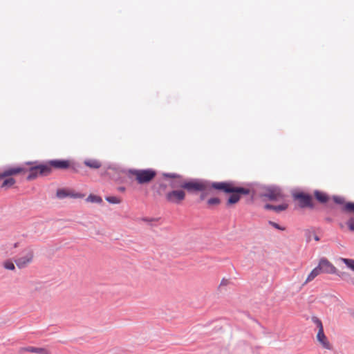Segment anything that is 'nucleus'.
<instances>
[{"instance_id": "1", "label": "nucleus", "mask_w": 354, "mask_h": 354, "mask_svg": "<svg viewBox=\"0 0 354 354\" xmlns=\"http://www.w3.org/2000/svg\"><path fill=\"white\" fill-rule=\"evenodd\" d=\"M172 187H181L190 194H196L199 192H205L212 189L229 194L227 200V205L230 206L237 203L242 196L250 195L251 190L244 187L236 186L235 182L222 181L211 182L201 178H189L187 180L171 183Z\"/></svg>"}, {"instance_id": "2", "label": "nucleus", "mask_w": 354, "mask_h": 354, "mask_svg": "<svg viewBox=\"0 0 354 354\" xmlns=\"http://www.w3.org/2000/svg\"><path fill=\"white\" fill-rule=\"evenodd\" d=\"M128 173L134 175L136 176V181L140 185L149 183L156 176V171L153 169H130L128 171Z\"/></svg>"}, {"instance_id": "3", "label": "nucleus", "mask_w": 354, "mask_h": 354, "mask_svg": "<svg viewBox=\"0 0 354 354\" xmlns=\"http://www.w3.org/2000/svg\"><path fill=\"white\" fill-rule=\"evenodd\" d=\"M292 197L294 200L299 201L300 207H309L310 209L314 208L313 196L310 194L306 193L304 192H296L292 193Z\"/></svg>"}, {"instance_id": "4", "label": "nucleus", "mask_w": 354, "mask_h": 354, "mask_svg": "<svg viewBox=\"0 0 354 354\" xmlns=\"http://www.w3.org/2000/svg\"><path fill=\"white\" fill-rule=\"evenodd\" d=\"M265 189L266 192L261 194V196L268 198L271 201H277L284 196L281 188L279 186L270 185L265 187Z\"/></svg>"}, {"instance_id": "5", "label": "nucleus", "mask_w": 354, "mask_h": 354, "mask_svg": "<svg viewBox=\"0 0 354 354\" xmlns=\"http://www.w3.org/2000/svg\"><path fill=\"white\" fill-rule=\"evenodd\" d=\"M24 254L17 258L15 262L19 268H25L33 259V251L30 248H26L24 252Z\"/></svg>"}, {"instance_id": "6", "label": "nucleus", "mask_w": 354, "mask_h": 354, "mask_svg": "<svg viewBox=\"0 0 354 354\" xmlns=\"http://www.w3.org/2000/svg\"><path fill=\"white\" fill-rule=\"evenodd\" d=\"M321 273L335 274L337 273L336 268L325 257L320 259L317 266Z\"/></svg>"}, {"instance_id": "7", "label": "nucleus", "mask_w": 354, "mask_h": 354, "mask_svg": "<svg viewBox=\"0 0 354 354\" xmlns=\"http://www.w3.org/2000/svg\"><path fill=\"white\" fill-rule=\"evenodd\" d=\"M165 198L170 203L178 204L185 199V193L181 189L172 190L166 194Z\"/></svg>"}, {"instance_id": "8", "label": "nucleus", "mask_w": 354, "mask_h": 354, "mask_svg": "<svg viewBox=\"0 0 354 354\" xmlns=\"http://www.w3.org/2000/svg\"><path fill=\"white\" fill-rule=\"evenodd\" d=\"M50 166L52 169L66 170L70 167V160L65 159L50 160Z\"/></svg>"}, {"instance_id": "9", "label": "nucleus", "mask_w": 354, "mask_h": 354, "mask_svg": "<svg viewBox=\"0 0 354 354\" xmlns=\"http://www.w3.org/2000/svg\"><path fill=\"white\" fill-rule=\"evenodd\" d=\"M26 164L28 165H32L28 170L29 174L26 177V179L28 180H32L35 179L36 178H37V176L39 175L37 161L26 162Z\"/></svg>"}, {"instance_id": "10", "label": "nucleus", "mask_w": 354, "mask_h": 354, "mask_svg": "<svg viewBox=\"0 0 354 354\" xmlns=\"http://www.w3.org/2000/svg\"><path fill=\"white\" fill-rule=\"evenodd\" d=\"M26 171H27L26 169H25L24 167H21L9 168L8 169L4 170L3 172H1V178L3 179L4 178L10 177L11 176L19 174L21 172H26Z\"/></svg>"}, {"instance_id": "11", "label": "nucleus", "mask_w": 354, "mask_h": 354, "mask_svg": "<svg viewBox=\"0 0 354 354\" xmlns=\"http://www.w3.org/2000/svg\"><path fill=\"white\" fill-rule=\"evenodd\" d=\"M317 341L320 342V344L322 345V346L328 350L331 349V346L328 341L327 340V337L324 334V328L319 329L318 330V333L317 334Z\"/></svg>"}, {"instance_id": "12", "label": "nucleus", "mask_w": 354, "mask_h": 354, "mask_svg": "<svg viewBox=\"0 0 354 354\" xmlns=\"http://www.w3.org/2000/svg\"><path fill=\"white\" fill-rule=\"evenodd\" d=\"M39 175L41 176H48L52 172V167L50 166V160L44 162L39 163L37 162Z\"/></svg>"}, {"instance_id": "13", "label": "nucleus", "mask_w": 354, "mask_h": 354, "mask_svg": "<svg viewBox=\"0 0 354 354\" xmlns=\"http://www.w3.org/2000/svg\"><path fill=\"white\" fill-rule=\"evenodd\" d=\"M167 188V185L165 183H160L158 185H154L152 187V189L153 190V194L154 196H162L164 194L166 193V190Z\"/></svg>"}, {"instance_id": "14", "label": "nucleus", "mask_w": 354, "mask_h": 354, "mask_svg": "<svg viewBox=\"0 0 354 354\" xmlns=\"http://www.w3.org/2000/svg\"><path fill=\"white\" fill-rule=\"evenodd\" d=\"M314 196L319 203L322 204L326 203L329 201V196L319 190L316 189L314 191Z\"/></svg>"}, {"instance_id": "15", "label": "nucleus", "mask_w": 354, "mask_h": 354, "mask_svg": "<svg viewBox=\"0 0 354 354\" xmlns=\"http://www.w3.org/2000/svg\"><path fill=\"white\" fill-rule=\"evenodd\" d=\"M288 205L287 203H281L277 205L267 203L264 205V209L268 210H274L276 212H280L287 209Z\"/></svg>"}, {"instance_id": "16", "label": "nucleus", "mask_w": 354, "mask_h": 354, "mask_svg": "<svg viewBox=\"0 0 354 354\" xmlns=\"http://www.w3.org/2000/svg\"><path fill=\"white\" fill-rule=\"evenodd\" d=\"M335 274L339 276L342 280L348 283H351L354 284V279L351 276V274L348 272L344 271H338L337 270V273Z\"/></svg>"}, {"instance_id": "17", "label": "nucleus", "mask_w": 354, "mask_h": 354, "mask_svg": "<svg viewBox=\"0 0 354 354\" xmlns=\"http://www.w3.org/2000/svg\"><path fill=\"white\" fill-rule=\"evenodd\" d=\"M84 164L91 169H99L102 166L101 162L96 159L85 160Z\"/></svg>"}, {"instance_id": "18", "label": "nucleus", "mask_w": 354, "mask_h": 354, "mask_svg": "<svg viewBox=\"0 0 354 354\" xmlns=\"http://www.w3.org/2000/svg\"><path fill=\"white\" fill-rule=\"evenodd\" d=\"M74 172L76 173H82L84 170V167L79 162L75 161H70V167Z\"/></svg>"}, {"instance_id": "19", "label": "nucleus", "mask_w": 354, "mask_h": 354, "mask_svg": "<svg viewBox=\"0 0 354 354\" xmlns=\"http://www.w3.org/2000/svg\"><path fill=\"white\" fill-rule=\"evenodd\" d=\"M26 351L37 353V354H46L47 351L43 348H38L34 346H28L24 348Z\"/></svg>"}, {"instance_id": "20", "label": "nucleus", "mask_w": 354, "mask_h": 354, "mask_svg": "<svg viewBox=\"0 0 354 354\" xmlns=\"http://www.w3.org/2000/svg\"><path fill=\"white\" fill-rule=\"evenodd\" d=\"M16 183V180L12 177H8L4 179L3 181L1 187V188H10L15 183Z\"/></svg>"}, {"instance_id": "21", "label": "nucleus", "mask_w": 354, "mask_h": 354, "mask_svg": "<svg viewBox=\"0 0 354 354\" xmlns=\"http://www.w3.org/2000/svg\"><path fill=\"white\" fill-rule=\"evenodd\" d=\"M86 201L87 202L98 203V204L102 203V198L100 196L94 195L92 194L88 195V196L86 198Z\"/></svg>"}, {"instance_id": "22", "label": "nucleus", "mask_w": 354, "mask_h": 354, "mask_svg": "<svg viewBox=\"0 0 354 354\" xmlns=\"http://www.w3.org/2000/svg\"><path fill=\"white\" fill-rule=\"evenodd\" d=\"M320 271L319 270L318 268L317 267H315L310 272V274H308V276L307 277V279L306 280V283H307L308 281H312L313 279H314L317 275H319L320 274Z\"/></svg>"}, {"instance_id": "23", "label": "nucleus", "mask_w": 354, "mask_h": 354, "mask_svg": "<svg viewBox=\"0 0 354 354\" xmlns=\"http://www.w3.org/2000/svg\"><path fill=\"white\" fill-rule=\"evenodd\" d=\"M70 195V192H68L64 189H58L56 192V196L59 199H64L66 197H68Z\"/></svg>"}, {"instance_id": "24", "label": "nucleus", "mask_w": 354, "mask_h": 354, "mask_svg": "<svg viewBox=\"0 0 354 354\" xmlns=\"http://www.w3.org/2000/svg\"><path fill=\"white\" fill-rule=\"evenodd\" d=\"M343 211L348 213H354V202L348 201L346 202L343 208Z\"/></svg>"}, {"instance_id": "25", "label": "nucleus", "mask_w": 354, "mask_h": 354, "mask_svg": "<svg viewBox=\"0 0 354 354\" xmlns=\"http://www.w3.org/2000/svg\"><path fill=\"white\" fill-rule=\"evenodd\" d=\"M342 261L352 271L354 272V259L342 258Z\"/></svg>"}, {"instance_id": "26", "label": "nucleus", "mask_w": 354, "mask_h": 354, "mask_svg": "<svg viewBox=\"0 0 354 354\" xmlns=\"http://www.w3.org/2000/svg\"><path fill=\"white\" fill-rule=\"evenodd\" d=\"M105 200L111 204H119L120 203V200L113 196H106Z\"/></svg>"}, {"instance_id": "27", "label": "nucleus", "mask_w": 354, "mask_h": 354, "mask_svg": "<svg viewBox=\"0 0 354 354\" xmlns=\"http://www.w3.org/2000/svg\"><path fill=\"white\" fill-rule=\"evenodd\" d=\"M3 267L6 270H14L15 269V266L14 263L10 260H6L3 262Z\"/></svg>"}, {"instance_id": "28", "label": "nucleus", "mask_w": 354, "mask_h": 354, "mask_svg": "<svg viewBox=\"0 0 354 354\" xmlns=\"http://www.w3.org/2000/svg\"><path fill=\"white\" fill-rule=\"evenodd\" d=\"M312 322L316 324L317 327L319 329H323V324L322 321L316 316H313L311 317Z\"/></svg>"}, {"instance_id": "29", "label": "nucleus", "mask_w": 354, "mask_h": 354, "mask_svg": "<svg viewBox=\"0 0 354 354\" xmlns=\"http://www.w3.org/2000/svg\"><path fill=\"white\" fill-rule=\"evenodd\" d=\"M333 200L336 204H338V205H343V204L346 203L344 198L339 196H336V195L333 196Z\"/></svg>"}, {"instance_id": "30", "label": "nucleus", "mask_w": 354, "mask_h": 354, "mask_svg": "<svg viewBox=\"0 0 354 354\" xmlns=\"http://www.w3.org/2000/svg\"><path fill=\"white\" fill-rule=\"evenodd\" d=\"M221 203V200L218 197L210 198L207 200V204L209 205H218Z\"/></svg>"}, {"instance_id": "31", "label": "nucleus", "mask_w": 354, "mask_h": 354, "mask_svg": "<svg viewBox=\"0 0 354 354\" xmlns=\"http://www.w3.org/2000/svg\"><path fill=\"white\" fill-rule=\"evenodd\" d=\"M346 225L350 231L354 232V218L351 217L346 222Z\"/></svg>"}, {"instance_id": "32", "label": "nucleus", "mask_w": 354, "mask_h": 354, "mask_svg": "<svg viewBox=\"0 0 354 354\" xmlns=\"http://www.w3.org/2000/svg\"><path fill=\"white\" fill-rule=\"evenodd\" d=\"M268 224L272 226L273 227H274L275 229H277V230H281V231H283L286 229L284 227H282L280 225H279L278 223H275L274 221H268Z\"/></svg>"}, {"instance_id": "33", "label": "nucleus", "mask_w": 354, "mask_h": 354, "mask_svg": "<svg viewBox=\"0 0 354 354\" xmlns=\"http://www.w3.org/2000/svg\"><path fill=\"white\" fill-rule=\"evenodd\" d=\"M163 176L165 177V178H181L182 176L178 174H176V173H165L163 174Z\"/></svg>"}, {"instance_id": "34", "label": "nucleus", "mask_w": 354, "mask_h": 354, "mask_svg": "<svg viewBox=\"0 0 354 354\" xmlns=\"http://www.w3.org/2000/svg\"><path fill=\"white\" fill-rule=\"evenodd\" d=\"M142 221L148 223L150 225H152V223L154 221H157L158 219L154 218H149L147 217H143L142 218Z\"/></svg>"}, {"instance_id": "35", "label": "nucleus", "mask_w": 354, "mask_h": 354, "mask_svg": "<svg viewBox=\"0 0 354 354\" xmlns=\"http://www.w3.org/2000/svg\"><path fill=\"white\" fill-rule=\"evenodd\" d=\"M68 197L73 198H81L83 197V195L80 193L70 192V195Z\"/></svg>"}, {"instance_id": "36", "label": "nucleus", "mask_w": 354, "mask_h": 354, "mask_svg": "<svg viewBox=\"0 0 354 354\" xmlns=\"http://www.w3.org/2000/svg\"><path fill=\"white\" fill-rule=\"evenodd\" d=\"M201 192L202 193H201V194L200 196V201H203L205 198L206 196H207V193L205 192Z\"/></svg>"}, {"instance_id": "37", "label": "nucleus", "mask_w": 354, "mask_h": 354, "mask_svg": "<svg viewBox=\"0 0 354 354\" xmlns=\"http://www.w3.org/2000/svg\"><path fill=\"white\" fill-rule=\"evenodd\" d=\"M325 220H326L328 223H331V222H333V218H330V217H326V218H325Z\"/></svg>"}, {"instance_id": "38", "label": "nucleus", "mask_w": 354, "mask_h": 354, "mask_svg": "<svg viewBox=\"0 0 354 354\" xmlns=\"http://www.w3.org/2000/svg\"><path fill=\"white\" fill-rule=\"evenodd\" d=\"M118 190L120 192H124L125 190V187H119Z\"/></svg>"}, {"instance_id": "39", "label": "nucleus", "mask_w": 354, "mask_h": 354, "mask_svg": "<svg viewBox=\"0 0 354 354\" xmlns=\"http://www.w3.org/2000/svg\"><path fill=\"white\" fill-rule=\"evenodd\" d=\"M314 239H315L316 241H319V240H320L319 237L317 235H316V234H315V235H314Z\"/></svg>"}, {"instance_id": "40", "label": "nucleus", "mask_w": 354, "mask_h": 354, "mask_svg": "<svg viewBox=\"0 0 354 354\" xmlns=\"http://www.w3.org/2000/svg\"><path fill=\"white\" fill-rule=\"evenodd\" d=\"M226 281L224 279L221 281V285H225L226 284Z\"/></svg>"}, {"instance_id": "41", "label": "nucleus", "mask_w": 354, "mask_h": 354, "mask_svg": "<svg viewBox=\"0 0 354 354\" xmlns=\"http://www.w3.org/2000/svg\"><path fill=\"white\" fill-rule=\"evenodd\" d=\"M18 245H19V243H18V242H17V243H15L13 245V248H17V247H18Z\"/></svg>"}, {"instance_id": "42", "label": "nucleus", "mask_w": 354, "mask_h": 354, "mask_svg": "<svg viewBox=\"0 0 354 354\" xmlns=\"http://www.w3.org/2000/svg\"><path fill=\"white\" fill-rule=\"evenodd\" d=\"M253 199H254V194H252V196H251V199H250V200H251V201H253Z\"/></svg>"}]
</instances>
